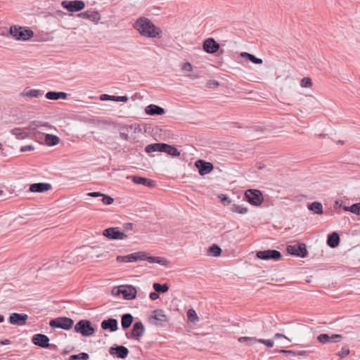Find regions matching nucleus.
Here are the masks:
<instances>
[{
  "label": "nucleus",
  "instance_id": "f257e3e1",
  "mask_svg": "<svg viewBox=\"0 0 360 360\" xmlns=\"http://www.w3.org/2000/svg\"><path fill=\"white\" fill-rule=\"evenodd\" d=\"M39 128H41L44 130H49L51 129L53 127L48 122L34 120L31 122L28 127L24 128H14L10 131V133L19 140L27 138L34 139L37 138V134L40 133V131L38 130Z\"/></svg>",
  "mask_w": 360,
  "mask_h": 360
},
{
  "label": "nucleus",
  "instance_id": "f03ea898",
  "mask_svg": "<svg viewBox=\"0 0 360 360\" xmlns=\"http://www.w3.org/2000/svg\"><path fill=\"white\" fill-rule=\"evenodd\" d=\"M133 27L141 36L145 37L157 39L162 37V30L155 26L153 22L147 18H139L134 23Z\"/></svg>",
  "mask_w": 360,
  "mask_h": 360
},
{
  "label": "nucleus",
  "instance_id": "7ed1b4c3",
  "mask_svg": "<svg viewBox=\"0 0 360 360\" xmlns=\"http://www.w3.org/2000/svg\"><path fill=\"white\" fill-rule=\"evenodd\" d=\"M145 152L147 153L153 152H162L169 155L172 158H176L181 155V152L176 146L165 143H154L148 144L145 148Z\"/></svg>",
  "mask_w": 360,
  "mask_h": 360
},
{
  "label": "nucleus",
  "instance_id": "20e7f679",
  "mask_svg": "<svg viewBox=\"0 0 360 360\" xmlns=\"http://www.w3.org/2000/svg\"><path fill=\"white\" fill-rule=\"evenodd\" d=\"M9 34L18 41H28L32 39L34 33L27 27L11 25L8 30Z\"/></svg>",
  "mask_w": 360,
  "mask_h": 360
},
{
  "label": "nucleus",
  "instance_id": "39448f33",
  "mask_svg": "<svg viewBox=\"0 0 360 360\" xmlns=\"http://www.w3.org/2000/svg\"><path fill=\"white\" fill-rule=\"evenodd\" d=\"M112 293L116 296L122 295L124 300H131L136 298L137 290L134 286L126 285L113 288Z\"/></svg>",
  "mask_w": 360,
  "mask_h": 360
},
{
  "label": "nucleus",
  "instance_id": "423d86ee",
  "mask_svg": "<svg viewBox=\"0 0 360 360\" xmlns=\"http://www.w3.org/2000/svg\"><path fill=\"white\" fill-rule=\"evenodd\" d=\"M76 333L81 334L84 337L93 335L96 329L92 326L91 322L87 319L79 320L74 326Z\"/></svg>",
  "mask_w": 360,
  "mask_h": 360
},
{
  "label": "nucleus",
  "instance_id": "0eeeda50",
  "mask_svg": "<svg viewBox=\"0 0 360 360\" xmlns=\"http://www.w3.org/2000/svg\"><path fill=\"white\" fill-rule=\"evenodd\" d=\"M49 326L52 328H61L65 330H68L73 327L74 321L71 318L61 316L52 319L49 321Z\"/></svg>",
  "mask_w": 360,
  "mask_h": 360
},
{
  "label": "nucleus",
  "instance_id": "6e6552de",
  "mask_svg": "<svg viewBox=\"0 0 360 360\" xmlns=\"http://www.w3.org/2000/svg\"><path fill=\"white\" fill-rule=\"evenodd\" d=\"M246 200L251 205L259 206L264 201L262 193L257 189H248L245 193Z\"/></svg>",
  "mask_w": 360,
  "mask_h": 360
},
{
  "label": "nucleus",
  "instance_id": "1a4fd4ad",
  "mask_svg": "<svg viewBox=\"0 0 360 360\" xmlns=\"http://www.w3.org/2000/svg\"><path fill=\"white\" fill-rule=\"evenodd\" d=\"M286 251L292 256L305 258L308 256V251L304 243H297L295 245H288L286 247Z\"/></svg>",
  "mask_w": 360,
  "mask_h": 360
},
{
  "label": "nucleus",
  "instance_id": "9d476101",
  "mask_svg": "<svg viewBox=\"0 0 360 360\" xmlns=\"http://www.w3.org/2000/svg\"><path fill=\"white\" fill-rule=\"evenodd\" d=\"M256 257L262 260L278 261L281 259V253L276 250H265L257 252Z\"/></svg>",
  "mask_w": 360,
  "mask_h": 360
},
{
  "label": "nucleus",
  "instance_id": "9b49d317",
  "mask_svg": "<svg viewBox=\"0 0 360 360\" xmlns=\"http://www.w3.org/2000/svg\"><path fill=\"white\" fill-rule=\"evenodd\" d=\"M61 6L68 11L73 13L82 11L85 8V3L82 0H65L61 2Z\"/></svg>",
  "mask_w": 360,
  "mask_h": 360
},
{
  "label": "nucleus",
  "instance_id": "f8f14e48",
  "mask_svg": "<svg viewBox=\"0 0 360 360\" xmlns=\"http://www.w3.org/2000/svg\"><path fill=\"white\" fill-rule=\"evenodd\" d=\"M103 236L110 240H122L127 235L120 230L119 227H110L103 231Z\"/></svg>",
  "mask_w": 360,
  "mask_h": 360
},
{
  "label": "nucleus",
  "instance_id": "ddd939ff",
  "mask_svg": "<svg viewBox=\"0 0 360 360\" xmlns=\"http://www.w3.org/2000/svg\"><path fill=\"white\" fill-rule=\"evenodd\" d=\"M145 326L141 321H136L134 323L131 333H126L125 335L128 339L139 340L145 332Z\"/></svg>",
  "mask_w": 360,
  "mask_h": 360
},
{
  "label": "nucleus",
  "instance_id": "4468645a",
  "mask_svg": "<svg viewBox=\"0 0 360 360\" xmlns=\"http://www.w3.org/2000/svg\"><path fill=\"white\" fill-rule=\"evenodd\" d=\"M195 167L198 169L200 176H205L212 172L214 165L212 162H207L202 159H199L195 162Z\"/></svg>",
  "mask_w": 360,
  "mask_h": 360
},
{
  "label": "nucleus",
  "instance_id": "2eb2a0df",
  "mask_svg": "<svg viewBox=\"0 0 360 360\" xmlns=\"http://www.w3.org/2000/svg\"><path fill=\"white\" fill-rule=\"evenodd\" d=\"M109 354L118 359H126L129 353V349L122 345H114L109 349Z\"/></svg>",
  "mask_w": 360,
  "mask_h": 360
},
{
  "label": "nucleus",
  "instance_id": "dca6fc26",
  "mask_svg": "<svg viewBox=\"0 0 360 360\" xmlns=\"http://www.w3.org/2000/svg\"><path fill=\"white\" fill-rule=\"evenodd\" d=\"M150 319H154L155 321L153 323L157 326H165L168 322L169 319L167 316L165 314L164 310L158 309L153 311Z\"/></svg>",
  "mask_w": 360,
  "mask_h": 360
},
{
  "label": "nucleus",
  "instance_id": "f3484780",
  "mask_svg": "<svg viewBox=\"0 0 360 360\" xmlns=\"http://www.w3.org/2000/svg\"><path fill=\"white\" fill-rule=\"evenodd\" d=\"M202 47L206 53L214 54L219 51L220 45L214 39L208 38L203 41Z\"/></svg>",
  "mask_w": 360,
  "mask_h": 360
},
{
  "label": "nucleus",
  "instance_id": "a211bd4d",
  "mask_svg": "<svg viewBox=\"0 0 360 360\" xmlns=\"http://www.w3.org/2000/svg\"><path fill=\"white\" fill-rule=\"evenodd\" d=\"M28 319L26 314L12 313L10 314L8 321L11 324L16 326H24Z\"/></svg>",
  "mask_w": 360,
  "mask_h": 360
},
{
  "label": "nucleus",
  "instance_id": "6ab92c4d",
  "mask_svg": "<svg viewBox=\"0 0 360 360\" xmlns=\"http://www.w3.org/2000/svg\"><path fill=\"white\" fill-rule=\"evenodd\" d=\"M32 342L34 345L42 348H48L50 347L49 338L47 335L37 333L32 336Z\"/></svg>",
  "mask_w": 360,
  "mask_h": 360
},
{
  "label": "nucleus",
  "instance_id": "aec40b11",
  "mask_svg": "<svg viewBox=\"0 0 360 360\" xmlns=\"http://www.w3.org/2000/svg\"><path fill=\"white\" fill-rule=\"evenodd\" d=\"M77 16L81 18L89 20L95 24H97L101 19V15L97 11H86L79 13L77 14Z\"/></svg>",
  "mask_w": 360,
  "mask_h": 360
},
{
  "label": "nucleus",
  "instance_id": "412c9836",
  "mask_svg": "<svg viewBox=\"0 0 360 360\" xmlns=\"http://www.w3.org/2000/svg\"><path fill=\"white\" fill-rule=\"evenodd\" d=\"M101 328L104 330L115 332L118 330V321L114 318H108L102 321Z\"/></svg>",
  "mask_w": 360,
  "mask_h": 360
},
{
  "label": "nucleus",
  "instance_id": "4be33fe9",
  "mask_svg": "<svg viewBox=\"0 0 360 360\" xmlns=\"http://www.w3.org/2000/svg\"><path fill=\"white\" fill-rule=\"evenodd\" d=\"M51 185L49 183H34L30 186L29 191L32 193H43L51 190Z\"/></svg>",
  "mask_w": 360,
  "mask_h": 360
},
{
  "label": "nucleus",
  "instance_id": "5701e85b",
  "mask_svg": "<svg viewBox=\"0 0 360 360\" xmlns=\"http://www.w3.org/2000/svg\"><path fill=\"white\" fill-rule=\"evenodd\" d=\"M145 112L148 115H162L165 113V110L159 105L150 104L146 107Z\"/></svg>",
  "mask_w": 360,
  "mask_h": 360
},
{
  "label": "nucleus",
  "instance_id": "b1692460",
  "mask_svg": "<svg viewBox=\"0 0 360 360\" xmlns=\"http://www.w3.org/2000/svg\"><path fill=\"white\" fill-rule=\"evenodd\" d=\"M131 178L133 182H134L136 184L143 185L148 188H153L155 186V182L150 179L139 176H132Z\"/></svg>",
  "mask_w": 360,
  "mask_h": 360
},
{
  "label": "nucleus",
  "instance_id": "393cba45",
  "mask_svg": "<svg viewBox=\"0 0 360 360\" xmlns=\"http://www.w3.org/2000/svg\"><path fill=\"white\" fill-rule=\"evenodd\" d=\"M43 94L44 91L42 90L35 89H29L26 88L20 94V96L22 97L39 98Z\"/></svg>",
  "mask_w": 360,
  "mask_h": 360
},
{
  "label": "nucleus",
  "instance_id": "a878e982",
  "mask_svg": "<svg viewBox=\"0 0 360 360\" xmlns=\"http://www.w3.org/2000/svg\"><path fill=\"white\" fill-rule=\"evenodd\" d=\"M101 101H112L116 102H127L129 101V98L127 96H111L108 94H101L100 96Z\"/></svg>",
  "mask_w": 360,
  "mask_h": 360
},
{
  "label": "nucleus",
  "instance_id": "bb28decb",
  "mask_svg": "<svg viewBox=\"0 0 360 360\" xmlns=\"http://www.w3.org/2000/svg\"><path fill=\"white\" fill-rule=\"evenodd\" d=\"M340 240V235L337 232H332L328 236L327 245L332 248H335L339 245Z\"/></svg>",
  "mask_w": 360,
  "mask_h": 360
},
{
  "label": "nucleus",
  "instance_id": "cd10ccee",
  "mask_svg": "<svg viewBox=\"0 0 360 360\" xmlns=\"http://www.w3.org/2000/svg\"><path fill=\"white\" fill-rule=\"evenodd\" d=\"M134 321V317L131 314H124L121 316V326L124 330L128 329Z\"/></svg>",
  "mask_w": 360,
  "mask_h": 360
},
{
  "label": "nucleus",
  "instance_id": "c85d7f7f",
  "mask_svg": "<svg viewBox=\"0 0 360 360\" xmlns=\"http://www.w3.org/2000/svg\"><path fill=\"white\" fill-rule=\"evenodd\" d=\"M46 98L49 100H58V99H66L68 94L63 91H48L46 95Z\"/></svg>",
  "mask_w": 360,
  "mask_h": 360
},
{
  "label": "nucleus",
  "instance_id": "c756f323",
  "mask_svg": "<svg viewBox=\"0 0 360 360\" xmlns=\"http://www.w3.org/2000/svg\"><path fill=\"white\" fill-rule=\"evenodd\" d=\"M143 257H145V252L139 251L127 255V257L126 259L128 262H135L138 261H143Z\"/></svg>",
  "mask_w": 360,
  "mask_h": 360
},
{
  "label": "nucleus",
  "instance_id": "7c9ffc66",
  "mask_svg": "<svg viewBox=\"0 0 360 360\" xmlns=\"http://www.w3.org/2000/svg\"><path fill=\"white\" fill-rule=\"evenodd\" d=\"M240 57L243 58H245L247 60L251 61L252 63L255 64H262V59L256 57L255 55L248 53V52H241L240 53Z\"/></svg>",
  "mask_w": 360,
  "mask_h": 360
},
{
  "label": "nucleus",
  "instance_id": "2f4dec72",
  "mask_svg": "<svg viewBox=\"0 0 360 360\" xmlns=\"http://www.w3.org/2000/svg\"><path fill=\"white\" fill-rule=\"evenodd\" d=\"M308 209L314 214H321L323 213V205L320 202L314 201L308 205Z\"/></svg>",
  "mask_w": 360,
  "mask_h": 360
},
{
  "label": "nucleus",
  "instance_id": "473e14b6",
  "mask_svg": "<svg viewBox=\"0 0 360 360\" xmlns=\"http://www.w3.org/2000/svg\"><path fill=\"white\" fill-rule=\"evenodd\" d=\"M143 261H148L150 263H157L162 265L165 264V259L164 258L160 257H154V256H148V254L145 252V257H143Z\"/></svg>",
  "mask_w": 360,
  "mask_h": 360
},
{
  "label": "nucleus",
  "instance_id": "72a5a7b5",
  "mask_svg": "<svg viewBox=\"0 0 360 360\" xmlns=\"http://www.w3.org/2000/svg\"><path fill=\"white\" fill-rule=\"evenodd\" d=\"M60 139L56 135L49 134H45V142L46 145L53 146L57 145Z\"/></svg>",
  "mask_w": 360,
  "mask_h": 360
},
{
  "label": "nucleus",
  "instance_id": "f704fd0d",
  "mask_svg": "<svg viewBox=\"0 0 360 360\" xmlns=\"http://www.w3.org/2000/svg\"><path fill=\"white\" fill-rule=\"evenodd\" d=\"M154 290L160 293H165L169 290V285L167 283L160 284L159 283H154L153 285Z\"/></svg>",
  "mask_w": 360,
  "mask_h": 360
},
{
  "label": "nucleus",
  "instance_id": "c9c22d12",
  "mask_svg": "<svg viewBox=\"0 0 360 360\" xmlns=\"http://www.w3.org/2000/svg\"><path fill=\"white\" fill-rule=\"evenodd\" d=\"M129 129H132L133 125L131 124V125H129V126H123L121 127L120 131V136L122 139L125 140V141L129 140V135H128Z\"/></svg>",
  "mask_w": 360,
  "mask_h": 360
},
{
  "label": "nucleus",
  "instance_id": "e433bc0d",
  "mask_svg": "<svg viewBox=\"0 0 360 360\" xmlns=\"http://www.w3.org/2000/svg\"><path fill=\"white\" fill-rule=\"evenodd\" d=\"M221 252H222V250H221V248L216 244L212 245L208 249L209 254H210L214 257L219 256L221 255Z\"/></svg>",
  "mask_w": 360,
  "mask_h": 360
},
{
  "label": "nucleus",
  "instance_id": "4c0bfd02",
  "mask_svg": "<svg viewBox=\"0 0 360 360\" xmlns=\"http://www.w3.org/2000/svg\"><path fill=\"white\" fill-rule=\"evenodd\" d=\"M89 359V354L86 352H81L78 354H72L70 356L68 360H88Z\"/></svg>",
  "mask_w": 360,
  "mask_h": 360
},
{
  "label": "nucleus",
  "instance_id": "58836bf2",
  "mask_svg": "<svg viewBox=\"0 0 360 360\" xmlns=\"http://www.w3.org/2000/svg\"><path fill=\"white\" fill-rule=\"evenodd\" d=\"M231 211L239 214H245L248 212V208L234 204L231 207Z\"/></svg>",
  "mask_w": 360,
  "mask_h": 360
},
{
  "label": "nucleus",
  "instance_id": "ea45409f",
  "mask_svg": "<svg viewBox=\"0 0 360 360\" xmlns=\"http://www.w3.org/2000/svg\"><path fill=\"white\" fill-rule=\"evenodd\" d=\"M187 317H188V319L191 322H195V321H198V316L195 311L193 309H190L187 311Z\"/></svg>",
  "mask_w": 360,
  "mask_h": 360
},
{
  "label": "nucleus",
  "instance_id": "a19ab883",
  "mask_svg": "<svg viewBox=\"0 0 360 360\" xmlns=\"http://www.w3.org/2000/svg\"><path fill=\"white\" fill-rule=\"evenodd\" d=\"M239 342H247L248 345H251L253 343L257 342V338H250V337H240L238 338Z\"/></svg>",
  "mask_w": 360,
  "mask_h": 360
},
{
  "label": "nucleus",
  "instance_id": "79ce46f5",
  "mask_svg": "<svg viewBox=\"0 0 360 360\" xmlns=\"http://www.w3.org/2000/svg\"><path fill=\"white\" fill-rule=\"evenodd\" d=\"M349 212L356 215H360V202L354 203L349 206Z\"/></svg>",
  "mask_w": 360,
  "mask_h": 360
},
{
  "label": "nucleus",
  "instance_id": "37998d69",
  "mask_svg": "<svg viewBox=\"0 0 360 360\" xmlns=\"http://www.w3.org/2000/svg\"><path fill=\"white\" fill-rule=\"evenodd\" d=\"M317 340L320 343L326 344L330 342L329 335L326 333H321L317 337Z\"/></svg>",
  "mask_w": 360,
  "mask_h": 360
},
{
  "label": "nucleus",
  "instance_id": "c03bdc74",
  "mask_svg": "<svg viewBox=\"0 0 360 360\" xmlns=\"http://www.w3.org/2000/svg\"><path fill=\"white\" fill-rule=\"evenodd\" d=\"M300 84L302 87H311L312 86V82L309 77H304L302 79Z\"/></svg>",
  "mask_w": 360,
  "mask_h": 360
},
{
  "label": "nucleus",
  "instance_id": "a18cd8bd",
  "mask_svg": "<svg viewBox=\"0 0 360 360\" xmlns=\"http://www.w3.org/2000/svg\"><path fill=\"white\" fill-rule=\"evenodd\" d=\"M102 202L105 204V205H111L114 202V198H112L111 196L110 195H105V194H103L102 195Z\"/></svg>",
  "mask_w": 360,
  "mask_h": 360
},
{
  "label": "nucleus",
  "instance_id": "49530a36",
  "mask_svg": "<svg viewBox=\"0 0 360 360\" xmlns=\"http://www.w3.org/2000/svg\"><path fill=\"white\" fill-rule=\"evenodd\" d=\"M349 354V349L347 346L342 347L341 350L338 353V356L341 358L346 357Z\"/></svg>",
  "mask_w": 360,
  "mask_h": 360
},
{
  "label": "nucleus",
  "instance_id": "de8ad7c7",
  "mask_svg": "<svg viewBox=\"0 0 360 360\" xmlns=\"http://www.w3.org/2000/svg\"><path fill=\"white\" fill-rule=\"evenodd\" d=\"M219 86V82L214 79H210L207 82V87L210 89H215L217 88Z\"/></svg>",
  "mask_w": 360,
  "mask_h": 360
},
{
  "label": "nucleus",
  "instance_id": "09e8293b",
  "mask_svg": "<svg viewBox=\"0 0 360 360\" xmlns=\"http://www.w3.org/2000/svg\"><path fill=\"white\" fill-rule=\"evenodd\" d=\"M257 342L264 344L269 347H272L274 345V341L271 340L257 339Z\"/></svg>",
  "mask_w": 360,
  "mask_h": 360
},
{
  "label": "nucleus",
  "instance_id": "8fccbe9b",
  "mask_svg": "<svg viewBox=\"0 0 360 360\" xmlns=\"http://www.w3.org/2000/svg\"><path fill=\"white\" fill-rule=\"evenodd\" d=\"M342 339V335L339 334H333L331 336L329 335V340L330 342H339L340 340Z\"/></svg>",
  "mask_w": 360,
  "mask_h": 360
},
{
  "label": "nucleus",
  "instance_id": "3c124183",
  "mask_svg": "<svg viewBox=\"0 0 360 360\" xmlns=\"http://www.w3.org/2000/svg\"><path fill=\"white\" fill-rule=\"evenodd\" d=\"M279 352L286 354V356H296V352L292 350L281 349V350H279Z\"/></svg>",
  "mask_w": 360,
  "mask_h": 360
},
{
  "label": "nucleus",
  "instance_id": "603ef678",
  "mask_svg": "<svg viewBox=\"0 0 360 360\" xmlns=\"http://www.w3.org/2000/svg\"><path fill=\"white\" fill-rule=\"evenodd\" d=\"M182 69L186 71L191 72L193 70V66L190 63L186 62L183 64Z\"/></svg>",
  "mask_w": 360,
  "mask_h": 360
},
{
  "label": "nucleus",
  "instance_id": "864d4df0",
  "mask_svg": "<svg viewBox=\"0 0 360 360\" xmlns=\"http://www.w3.org/2000/svg\"><path fill=\"white\" fill-rule=\"evenodd\" d=\"M34 149V146L32 145H27L22 146L20 148L21 152H27V151H31Z\"/></svg>",
  "mask_w": 360,
  "mask_h": 360
},
{
  "label": "nucleus",
  "instance_id": "5fc2aeb1",
  "mask_svg": "<svg viewBox=\"0 0 360 360\" xmlns=\"http://www.w3.org/2000/svg\"><path fill=\"white\" fill-rule=\"evenodd\" d=\"M219 198L222 202H227L229 204L231 203V200L226 195L221 194L219 195Z\"/></svg>",
  "mask_w": 360,
  "mask_h": 360
},
{
  "label": "nucleus",
  "instance_id": "6e6d98bb",
  "mask_svg": "<svg viewBox=\"0 0 360 360\" xmlns=\"http://www.w3.org/2000/svg\"><path fill=\"white\" fill-rule=\"evenodd\" d=\"M133 227H134V224L132 223H130V222L124 223L123 224L124 230L126 231L132 230Z\"/></svg>",
  "mask_w": 360,
  "mask_h": 360
},
{
  "label": "nucleus",
  "instance_id": "4d7b16f0",
  "mask_svg": "<svg viewBox=\"0 0 360 360\" xmlns=\"http://www.w3.org/2000/svg\"><path fill=\"white\" fill-rule=\"evenodd\" d=\"M149 297L152 300H156L160 297L159 293L157 292L155 290L154 292H151L149 295Z\"/></svg>",
  "mask_w": 360,
  "mask_h": 360
},
{
  "label": "nucleus",
  "instance_id": "13d9d810",
  "mask_svg": "<svg viewBox=\"0 0 360 360\" xmlns=\"http://www.w3.org/2000/svg\"><path fill=\"white\" fill-rule=\"evenodd\" d=\"M127 255L124 256H117L116 258V260L117 262H128L127 260Z\"/></svg>",
  "mask_w": 360,
  "mask_h": 360
},
{
  "label": "nucleus",
  "instance_id": "bf43d9fd",
  "mask_svg": "<svg viewBox=\"0 0 360 360\" xmlns=\"http://www.w3.org/2000/svg\"><path fill=\"white\" fill-rule=\"evenodd\" d=\"M103 194V193H101L100 192H91V193H88V195L93 197V198H96V197H102Z\"/></svg>",
  "mask_w": 360,
  "mask_h": 360
},
{
  "label": "nucleus",
  "instance_id": "052dcab7",
  "mask_svg": "<svg viewBox=\"0 0 360 360\" xmlns=\"http://www.w3.org/2000/svg\"><path fill=\"white\" fill-rule=\"evenodd\" d=\"M278 338H286L287 339V338L283 334L278 333L274 335V339H278Z\"/></svg>",
  "mask_w": 360,
  "mask_h": 360
},
{
  "label": "nucleus",
  "instance_id": "680f3d73",
  "mask_svg": "<svg viewBox=\"0 0 360 360\" xmlns=\"http://www.w3.org/2000/svg\"><path fill=\"white\" fill-rule=\"evenodd\" d=\"M0 344L1 345H10L11 344V341L9 340H8V339L1 340H0Z\"/></svg>",
  "mask_w": 360,
  "mask_h": 360
},
{
  "label": "nucleus",
  "instance_id": "e2e57ef3",
  "mask_svg": "<svg viewBox=\"0 0 360 360\" xmlns=\"http://www.w3.org/2000/svg\"><path fill=\"white\" fill-rule=\"evenodd\" d=\"M307 351H299L298 352H296V356H307Z\"/></svg>",
  "mask_w": 360,
  "mask_h": 360
},
{
  "label": "nucleus",
  "instance_id": "0e129e2a",
  "mask_svg": "<svg viewBox=\"0 0 360 360\" xmlns=\"http://www.w3.org/2000/svg\"><path fill=\"white\" fill-rule=\"evenodd\" d=\"M257 168H258L259 169H264V164H259V165H258Z\"/></svg>",
  "mask_w": 360,
  "mask_h": 360
},
{
  "label": "nucleus",
  "instance_id": "69168bd1",
  "mask_svg": "<svg viewBox=\"0 0 360 360\" xmlns=\"http://www.w3.org/2000/svg\"><path fill=\"white\" fill-rule=\"evenodd\" d=\"M4 321V316L0 314V323H2Z\"/></svg>",
  "mask_w": 360,
  "mask_h": 360
},
{
  "label": "nucleus",
  "instance_id": "338daca9",
  "mask_svg": "<svg viewBox=\"0 0 360 360\" xmlns=\"http://www.w3.org/2000/svg\"><path fill=\"white\" fill-rule=\"evenodd\" d=\"M58 13L59 15H65V13H64L63 11H58Z\"/></svg>",
  "mask_w": 360,
  "mask_h": 360
},
{
  "label": "nucleus",
  "instance_id": "774afa93",
  "mask_svg": "<svg viewBox=\"0 0 360 360\" xmlns=\"http://www.w3.org/2000/svg\"><path fill=\"white\" fill-rule=\"evenodd\" d=\"M349 207H346V206H344V207H343V209H344L345 211H349Z\"/></svg>",
  "mask_w": 360,
  "mask_h": 360
}]
</instances>
